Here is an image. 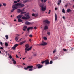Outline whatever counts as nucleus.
<instances>
[{"label":"nucleus","mask_w":74,"mask_h":74,"mask_svg":"<svg viewBox=\"0 0 74 74\" xmlns=\"http://www.w3.org/2000/svg\"><path fill=\"white\" fill-rule=\"evenodd\" d=\"M48 29V26H45V27L44 29V30H47V29Z\"/></svg>","instance_id":"4be33fe9"},{"label":"nucleus","mask_w":74,"mask_h":74,"mask_svg":"<svg viewBox=\"0 0 74 74\" xmlns=\"http://www.w3.org/2000/svg\"><path fill=\"white\" fill-rule=\"evenodd\" d=\"M29 13H27L25 14V15L26 16L27 19H30V16L29 15Z\"/></svg>","instance_id":"423d86ee"},{"label":"nucleus","mask_w":74,"mask_h":74,"mask_svg":"<svg viewBox=\"0 0 74 74\" xmlns=\"http://www.w3.org/2000/svg\"><path fill=\"white\" fill-rule=\"evenodd\" d=\"M38 16V14H35V17H37Z\"/></svg>","instance_id":"c9c22d12"},{"label":"nucleus","mask_w":74,"mask_h":74,"mask_svg":"<svg viewBox=\"0 0 74 74\" xmlns=\"http://www.w3.org/2000/svg\"><path fill=\"white\" fill-rule=\"evenodd\" d=\"M22 16H23V15H20L18 16H17V18H22Z\"/></svg>","instance_id":"4468645a"},{"label":"nucleus","mask_w":74,"mask_h":74,"mask_svg":"<svg viewBox=\"0 0 74 74\" xmlns=\"http://www.w3.org/2000/svg\"><path fill=\"white\" fill-rule=\"evenodd\" d=\"M26 12H21V14H26Z\"/></svg>","instance_id":"393cba45"},{"label":"nucleus","mask_w":74,"mask_h":74,"mask_svg":"<svg viewBox=\"0 0 74 74\" xmlns=\"http://www.w3.org/2000/svg\"><path fill=\"white\" fill-rule=\"evenodd\" d=\"M34 70H35V69H36V68H34Z\"/></svg>","instance_id":"0e129e2a"},{"label":"nucleus","mask_w":74,"mask_h":74,"mask_svg":"<svg viewBox=\"0 0 74 74\" xmlns=\"http://www.w3.org/2000/svg\"><path fill=\"white\" fill-rule=\"evenodd\" d=\"M29 41H32V40H31V39H29Z\"/></svg>","instance_id":"bf43d9fd"},{"label":"nucleus","mask_w":74,"mask_h":74,"mask_svg":"<svg viewBox=\"0 0 74 74\" xmlns=\"http://www.w3.org/2000/svg\"><path fill=\"white\" fill-rule=\"evenodd\" d=\"M47 44V43L44 42L42 41V43L40 44H37L36 45H42V46H45V45H46Z\"/></svg>","instance_id":"39448f33"},{"label":"nucleus","mask_w":74,"mask_h":74,"mask_svg":"<svg viewBox=\"0 0 74 74\" xmlns=\"http://www.w3.org/2000/svg\"><path fill=\"white\" fill-rule=\"evenodd\" d=\"M34 30H36V29H37V27H34Z\"/></svg>","instance_id":"a18cd8bd"},{"label":"nucleus","mask_w":74,"mask_h":74,"mask_svg":"<svg viewBox=\"0 0 74 74\" xmlns=\"http://www.w3.org/2000/svg\"><path fill=\"white\" fill-rule=\"evenodd\" d=\"M48 3L49 4H50V2H49Z\"/></svg>","instance_id":"774afa93"},{"label":"nucleus","mask_w":74,"mask_h":74,"mask_svg":"<svg viewBox=\"0 0 74 74\" xmlns=\"http://www.w3.org/2000/svg\"><path fill=\"white\" fill-rule=\"evenodd\" d=\"M49 12H48L49 14L51 13V10H49Z\"/></svg>","instance_id":"3c124183"},{"label":"nucleus","mask_w":74,"mask_h":74,"mask_svg":"<svg viewBox=\"0 0 74 74\" xmlns=\"http://www.w3.org/2000/svg\"><path fill=\"white\" fill-rule=\"evenodd\" d=\"M12 61L13 62V64H16V61L14 60V58H12Z\"/></svg>","instance_id":"f3484780"},{"label":"nucleus","mask_w":74,"mask_h":74,"mask_svg":"<svg viewBox=\"0 0 74 74\" xmlns=\"http://www.w3.org/2000/svg\"><path fill=\"white\" fill-rule=\"evenodd\" d=\"M23 64L24 65H26V64L24 63H23Z\"/></svg>","instance_id":"e2e57ef3"},{"label":"nucleus","mask_w":74,"mask_h":74,"mask_svg":"<svg viewBox=\"0 0 74 74\" xmlns=\"http://www.w3.org/2000/svg\"><path fill=\"white\" fill-rule=\"evenodd\" d=\"M32 68H33V66H27V67H24V69L27 70H28V69H29V71H32L33 70V69Z\"/></svg>","instance_id":"20e7f679"},{"label":"nucleus","mask_w":74,"mask_h":74,"mask_svg":"<svg viewBox=\"0 0 74 74\" xmlns=\"http://www.w3.org/2000/svg\"><path fill=\"white\" fill-rule=\"evenodd\" d=\"M14 22H17V21H16V20L15 19V20H14Z\"/></svg>","instance_id":"6e6d98bb"},{"label":"nucleus","mask_w":74,"mask_h":74,"mask_svg":"<svg viewBox=\"0 0 74 74\" xmlns=\"http://www.w3.org/2000/svg\"><path fill=\"white\" fill-rule=\"evenodd\" d=\"M23 44V42H20V45H22V44Z\"/></svg>","instance_id":"58836bf2"},{"label":"nucleus","mask_w":74,"mask_h":74,"mask_svg":"<svg viewBox=\"0 0 74 74\" xmlns=\"http://www.w3.org/2000/svg\"><path fill=\"white\" fill-rule=\"evenodd\" d=\"M45 62V61H43L41 62V63L42 64H44V63Z\"/></svg>","instance_id":"f704fd0d"},{"label":"nucleus","mask_w":74,"mask_h":74,"mask_svg":"<svg viewBox=\"0 0 74 74\" xmlns=\"http://www.w3.org/2000/svg\"><path fill=\"white\" fill-rule=\"evenodd\" d=\"M62 18L63 19L65 20V17H64V16H63Z\"/></svg>","instance_id":"de8ad7c7"},{"label":"nucleus","mask_w":74,"mask_h":74,"mask_svg":"<svg viewBox=\"0 0 74 74\" xmlns=\"http://www.w3.org/2000/svg\"><path fill=\"white\" fill-rule=\"evenodd\" d=\"M19 45V44H16L14 45V47H15L16 48L17 47V46H18Z\"/></svg>","instance_id":"b1692460"},{"label":"nucleus","mask_w":74,"mask_h":74,"mask_svg":"<svg viewBox=\"0 0 74 74\" xmlns=\"http://www.w3.org/2000/svg\"><path fill=\"white\" fill-rule=\"evenodd\" d=\"M58 0V2L57 3V5H60V3H61V2H62V0Z\"/></svg>","instance_id":"2eb2a0df"},{"label":"nucleus","mask_w":74,"mask_h":74,"mask_svg":"<svg viewBox=\"0 0 74 74\" xmlns=\"http://www.w3.org/2000/svg\"><path fill=\"white\" fill-rule=\"evenodd\" d=\"M49 60L48 59H47L45 60V64H46V65L49 64Z\"/></svg>","instance_id":"6e6552de"},{"label":"nucleus","mask_w":74,"mask_h":74,"mask_svg":"<svg viewBox=\"0 0 74 74\" xmlns=\"http://www.w3.org/2000/svg\"><path fill=\"white\" fill-rule=\"evenodd\" d=\"M47 34L49 36L50 35V32H47Z\"/></svg>","instance_id":"ea45409f"},{"label":"nucleus","mask_w":74,"mask_h":74,"mask_svg":"<svg viewBox=\"0 0 74 74\" xmlns=\"http://www.w3.org/2000/svg\"><path fill=\"white\" fill-rule=\"evenodd\" d=\"M5 37H6V39H8V36L7 35H6Z\"/></svg>","instance_id":"c85d7f7f"},{"label":"nucleus","mask_w":74,"mask_h":74,"mask_svg":"<svg viewBox=\"0 0 74 74\" xmlns=\"http://www.w3.org/2000/svg\"><path fill=\"white\" fill-rule=\"evenodd\" d=\"M24 10H25V8H23V9H22L23 11H24Z\"/></svg>","instance_id":"680f3d73"},{"label":"nucleus","mask_w":74,"mask_h":74,"mask_svg":"<svg viewBox=\"0 0 74 74\" xmlns=\"http://www.w3.org/2000/svg\"><path fill=\"white\" fill-rule=\"evenodd\" d=\"M0 49H3V48L2 47H1L0 48Z\"/></svg>","instance_id":"5fc2aeb1"},{"label":"nucleus","mask_w":74,"mask_h":74,"mask_svg":"<svg viewBox=\"0 0 74 74\" xmlns=\"http://www.w3.org/2000/svg\"><path fill=\"white\" fill-rule=\"evenodd\" d=\"M33 27H29L27 29V30L28 32H29L30 30H33Z\"/></svg>","instance_id":"9d476101"},{"label":"nucleus","mask_w":74,"mask_h":74,"mask_svg":"<svg viewBox=\"0 0 74 74\" xmlns=\"http://www.w3.org/2000/svg\"><path fill=\"white\" fill-rule=\"evenodd\" d=\"M63 51H64L65 52V51H67V49H63Z\"/></svg>","instance_id":"4c0bfd02"},{"label":"nucleus","mask_w":74,"mask_h":74,"mask_svg":"<svg viewBox=\"0 0 74 74\" xmlns=\"http://www.w3.org/2000/svg\"><path fill=\"white\" fill-rule=\"evenodd\" d=\"M21 40H22V38L20 39V40H19V41H21Z\"/></svg>","instance_id":"69168bd1"},{"label":"nucleus","mask_w":74,"mask_h":74,"mask_svg":"<svg viewBox=\"0 0 74 74\" xmlns=\"http://www.w3.org/2000/svg\"><path fill=\"white\" fill-rule=\"evenodd\" d=\"M9 58H10V59H12V56H11V55H10Z\"/></svg>","instance_id":"a19ab883"},{"label":"nucleus","mask_w":74,"mask_h":74,"mask_svg":"<svg viewBox=\"0 0 74 74\" xmlns=\"http://www.w3.org/2000/svg\"><path fill=\"white\" fill-rule=\"evenodd\" d=\"M15 9H13L11 11V12H14V10H15Z\"/></svg>","instance_id":"2f4dec72"},{"label":"nucleus","mask_w":74,"mask_h":74,"mask_svg":"<svg viewBox=\"0 0 74 74\" xmlns=\"http://www.w3.org/2000/svg\"><path fill=\"white\" fill-rule=\"evenodd\" d=\"M16 58H19V57H18V55H16Z\"/></svg>","instance_id":"864d4df0"},{"label":"nucleus","mask_w":74,"mask_h":74,"mask_svg":"<svg viewBox=\"0 0 74 74\" xmlns=\"http://www.w3.org/2000/svg\"><path fill=\"white\" fill-rule=\"evenodd\" d=\"M24 6H25L24 4H22L21 3H18L13 5L12 8L15 10H16V9H18V7L20 8H22Z\"/></svg>","instance_id":"f257e3e1"},{"label":"nucleus","mask_w":74,"mask_h":74,"mask_svg":"<svg viewBox=\"0 0 74 74\" xmlns=\"http://www.w3.org/2000/svg\"><path fill=\"white\" fill-rule=\"evenodd\" d=\"M17 2H17V1H14V3H16Z\"/></svg>","instance_id":"603ef678"},{"label":"nucleus","mask_w":74,"mask_h":74,"mask_svg":"<svg viewBox=\"0 0 74 74\" xmlns=\"http://www.w3.org/2000/svg\"><path fill=\"white\" fill-rule=\"evenodd\" d=\"M44 22H45V23H46L47 24H49L50 23V22L48 21V20H45L44 21Z\"/></svg>","instance_id":"f8f14e48"},{"label":"nucleus","mask_w":74,"mask_h":74,"mask_svg":"<svg viewBox=\"0 0 74 74\" xmlns=\"http://www.w3.org/2000/svg\"><path fill=\"white\" fill-rule=\"evenodd\" d=\"M18 13H20L22 12V10H21L20 9H17V10Z\"/></svg>","instance_id":"ddd939ff"},{"label":"nucleus","mask_w":74,"mask_h":74,"mask_svg":"<svg viewBox=\"0 0 74 74\" xmlns=\"http://www.w3.org/2000/svg\"><path fill=\"white\" fill-rule=\"evenodd\" d=\"M15 38L16 41H18V39L19 38V37L17 36L15 37Z\"/></svg>","instance_id":"6ab92c4d"},{"label":"nucleus","mask_w":74,"mask_h":74,"mask_svg":"<svg viewBox=\"0 0 74 74\" xmlns=\"http://www.w3.org/2000/svg\"><path fill=\"white\" fill-rule=\"evenodd\" d=\"M33 37L32 35L31 34L29 35V37Z\"/></svg>","instance_id":"c03bdc74"},{"label":"nucleus","mask_w":74,"mask_h":74,"mask_svg":"<svg viewBox=\"0 0 74 74\" xmlns=\"http://www.w3.org/2000/svg\"><path fill=\"white\" fill-rule=\"evenodd\" d=\"M22 21H22V20L21 19H20V18H18V22H22Z\"/></svg>","instance_id":"aec40b11"},{"label":"nucleus","mask_w":74,"mask_h":74,"mask_svg":"<svg viewBox=\"0 0 74 74\" xmlns=\"http://www.w3.org/2000/svg\"><path fill=\"white\" fill-rule=\"evenodd\" d=\"M12 49H13V50H15V49H16V47H12Z\"/></svg>","instance_id":"cd10ccee"},{"label":"nucleus","mask_w":74,"mask_h":74,"mask_svg":"<svg viewBox=\"0 0 74 74\" xmlns=\"http://www.w3.org/2000/svg\"><path fill=\"white\" fill-rule=\"evenodd\" d=\"M23 30L25 32L26 29H27V26H25L23 27Z\"/></svg>","instance_id":"1a4fd4ad"},{"label":"nucleus","mask_w":74,"mask_h":74,"mask_svg":"<svg viewBox=\"0 0 74 74\" xmlns=\"http://www.w3.org/2000/svg\"><path fill=\"white\" fill-rule=\"evenodd\" d=\"M5 46H6V47H7V46H8V43H7V42L5 43Z\"/></svg>","instance_id":"72a5a7b5"},{"label":"nucleus","mask_w":74,"mask_h":74,"mask_svg":"<svg viewBox=\"0 0 74 74\" xmlns=\"http://www.w3.org/2000/svg\"><path fill=\"white\" fill-rule=\"evenodd\" d=\"M55 10H58V8L56 7L55 8Z\"/></svg>","instance_id":"09e8293b"},{"label":"nucleus","mask_w":74,"mask_h":74,"mask_svg":"<svg viewBox=\"0 0 74 74\" xmlns=\"http://www.w3.org/2000/svg\"><path fill=\"white\" fill-rule=\"evenodd\" d=\"M32 16H35V14L34 13H33L32 14Z\"/></svg>","instance_id":"37998d69"},{"label":"nucleus","mask_w":74,"mask_h":74,"mask_svg":"<svg viewBox=\"0 0 74 74\" xmlns=\"http://www.w3.org/2000/svg\"><path fill=\"white\" fill-rule=\"evenodd\" d=\"M0 44L1 45H3V43H2V42H0Z\"/></svg>","instance_id":"4d7b16f0"},{"label":"nucleus","mask_w":74,"mask_h":74,"mask_svg":"<svg viewBox=\"0 0 74 74\" xmlns=\"http://www.w3.org/2000/svg\"><path fill=\"white\" fill-rule=\"evenodd\" d=\"M23 42V44L24 43H25V42H26V40H24V41H22Z\"/></svg>","instance_id":"79ce46f5"},{"label":"nucleus","mask_w":74,"mask_h":74,"mask_svg":"<svg viewBox=\"0 0 74 74\" xmlns=\"http://www.w3.org/2000/svg\"><path fill=\"white\" fill-rule=\"evenodd\" d=\"M17 3L19 2V1H20V0H17Z\"/></svg>","instance_id":"8fccbe9b"},{"label":"nucleus","mask_w":74,"mask_h":74,"mask_svg":"<svg viewBox=\"0 0 74 74\" xmlns=\"http://www.w3.org/2000/svg\"><path fill=\"white\" fill-rule=\"evenodd\" d=\"M62 12L63 13H65V10L64 9H63L62 10Z\"/></svg>","instance_id":"bb28decb"},{"label":"nucleus","mask_w":74,"mask_h":74,"mask_svg":"<svg viewBox=\"0 0 74 74\" xmlns=\"http://www.w3.org/2000/svg\"><path fill=\"white\" fill-rule=\"evenodd\" d=\"M56 49H55V50H54V51H53V53H55V52H56Z\"/></svg>","instance_id":"473e14b6"},{"label":"nucleus","mask_w":74,"mask_h":74,"mask_svg":"<svg viewBox=\"0 0 74 74\" xmlns=\"http://www.w3.org/2000/svg\"><path fill=\"white\" fill-rule=\"evenodd\" d=\"M2 5L1 4H0V7H2Z\"/></svg>","instance_id":"052dcab7"},{"label":"nucleus","mask_w":74,"mask_h":74,"mask_svg":"<svg viewBox=\"0 0 74 74\" xmlns=\"http://www.w3.org/2000/svg\"><path fill=\"white\" fill-rule=\"evenodd\" d=\"M36 66L38 69H40L43 67V65H41L40 64H38L36 65Z\"/></svg>","instance_id":"0eeeda50"},{"label":"nucleus","mask_w":74,"mask_h":74,"mask_svg":"<svg viewBox=\"0 0 74 74\" xmlns=\"http://www.w3.org/2000/svg\"><path fill=\"white\" fill-rule=\"evenodd\" d=\"M25 58H26V57L23 58V60H24V59H25Z\"/></svg>","instance_id":"13d9d810"},{"label":"nucleus","mask_w":74,"mask_h":74,"mask_svg":"<svg viewBox=\"0 0 74 74\" xmlns=\"http://www.w3.org/2000/svg\"><path fill=\"white\" fill-rule=\"evenodd\" d=\"M25 23L26 25H29L31 24V23L29 22L28 21H25Z\"/></svg>","instance_id":"9b49d317"},{"label":"nucleus","mask_w":74,"mask_h":74,"mask_svg":"<svg viewBox=\"0 0 74 74\" xmlns=\"http://www.w3.org/2000/svg\"><path fill=\"white\" fill-rule=\"evenodd\" d=\"M37 55V53H34V56H36Z\"/></svg>","instance_id":"c756f323"},{"label":"nucleus","mask_w":74,"mask_h":74,"mask_svg":"<svg viewBox=\"0 0 74 74\" xmlns=\"http://www.w3.org/2000/svg\"><path fill=\"white\" fill-rule=\"evenodd\" d=\"M39 6L41 8L42 11H44L46 10V6L43 3H41L40 4Z\"/></svg>","instance_id":"7ed1b4c3"},{"label":"nucleus","mask_w":74,"mask_h":74,"mask_svg":"<svg viewBox=\"0 0 74 74\" xmlns=\"http://www.w3.org/2000/svg\"><path fill=\"white\" fill-rule=\"evenodd\" d=\"M55 19L56 21L58 19V16H57V15L56 13L55 14Z\"/></svg>","instance_id":"dca6fc26"},{"label":"nucleus","mask_w":74,"mask_h":74,"mask_svg":"<svg viewBox=\"0 0 74 74\" xmlns=\"http://www.w3.org/2000/svg\"><path fill=\"white\" fill-rule=\"evenodd\" d=\"M5 53H6V54L7 55V51H5Z\"/></svg>","instance_id":"338daca9"},{"label":"nucleus","mask_w":74,"mask_h":74,"mask_svg":"<svg viewBox=\"0 0 74 74\" xmlns=\"http://www.w3.org/2000/svg\"><path fill=\"white\" fill-rule=\"evenodd\" d=\"M43 39L45 40H47V37H43Z\"/></svg>","instance_id":"7c9ffc66"},{"label":"nucleus","mask_w":74,"mask_h":74,"mask_svg":"<svg viewBox=\"0 0 74 74\" xmlns=\"http://www.w3.org/2000/svg\"><path fill=\"white\" fill-rule=\"evenodd\" d=\"M22 19H27L26 17L23 16L22 17Z\"/></svg>","instance_id":"5701e85b"},{"label":"nucleus","mask_w":74,"mask_h":74,"mask_svg":"<svg viewBox=\"0 0 74 74\" xmlns=\"http://www.w3.org/2000/svg\"><path fill=\"white\" fill-rule=\"evenodd\" d=\"M2 4H3V5L4 7H5V6L7 5V4L6 3H3Z\"/></svg>","instance_id":"a878e982"},{"label":"nucleus","mask_w":74,"mask_h":74,"mask_svg":"<svg viewBox=\"0 0 74 74\" xmlns=\"http://www.w3.org/2000/svg\"><path fill=\"white\" fill-rule=\"evenodd\" d=\"M66 11L67 12H71V10L70 9V8H68L67 9Z\"/></svg>","instance_id":"a211bd4d"},{"label":"nucleus","mask_w":74,"mask_h":74,"mask_svg":"<svg viewBox=\"0 0 74 74\" xmlns=\"http://www.w3.org/2000/svg\"><path fill=\"white\" fill-rule=\"evenodd\" d=\"M25 47L26 48L25 49V53H27V51H30V50H31L32 49V46L30 47V48H29V45L28 44H26L25 45Z\"/></svg>","instance_id":"f03ea898"},{"label":"nucleus","mask_w":74,"mask_h":74,"mask_svg":"<svg viewBox=\"0 0 74 74\" xmlns=\"http://www.w3.org/2000/svg\"><path fill=\"white\" fill-rule=\"evenodd\" d=\"M28 1H30L28 0H25L23 2V3H26V2H27Z\"/></svg>","instance_id":"412c9836"},{"label":"nucleus","mask_w":74,"mask_h":74,"mask_svg":"<svg viewBox=\"0 0 74 74\" xmlns=\"http://www.w3.org/2000/svg\"><path fill=\"white\" fill-rule=\"evenodd\" d=\"M53 63V62H52V61H50V62L49 64H52Z\"/></svg>","instance_id":"e433bc0d"},{"label":"nucleus","mask_w":74,"mask_h":74,"mask_svg":"<svg viewBox=\"0 0 74 74\" xmlns=\"http://www.w3.org/2000/svg\"><path fill=\"white\" fill-rule=\"evenodd\" d=\"M67 6H68V4H67L66 5H65V7H67Z\"/></svg>","instance_id":"49530a36"}]
</instances>
